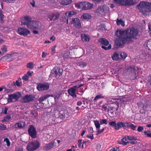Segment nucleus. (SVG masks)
<instances>
[{
    "mask_svg": "<svg viewBox=\"0 0 151 151\" xmlns=\"http://www.w3.org/2000/svg\"><path fill=\"white\" fill-rule=\"evenodd\" d=\"M138 32V30L134 27L124 31L117 30L115 34L117 37L115 44L118 48L123 47L126 43H129L133 41V39H136Z\"/></svg>",
    "mask_w": 151,
    "mask_h": 151,
    "instance_id": "obj_1",
    "label": "nucleus"
},
{
    "mask_svg": "<svg viewBox=\"0 0 151 151\" xmlns=\"http://www.w3.org/2000/svg\"><path fill=\"white\" fill-rule=\"evenodd\" d=\"M136 7L144 16L149 15L151 12V2L141 1Z\"/></svg>",
    "mask_w": 151,
    "mask_h": 151,
    "instance_id": "obj_2",
    "label": "nucleus"
},
{
    "mask_svg": "<svg viewBox=\"0 0 151 151\" xmlns=\"http://www.w3.org/2000/svg\"><path fill=\"white\" fill-rule=\"evenodd\" d=\"M83 86V84L80 82L78 83L77 84L72 87H71L68 90V93L73 98L77 97L76 92H77V90L79 88Z\"/></svg>",
    "mask_w": 151,
    "mask_h": 151,
    "instance_id": "obj_3",
    "label": "nucleus"
},
{
    "mask_svg": "<svg viewBox=\"0 0 151 151\" xmlns=\"http://www.w3.org/2000/svg\"><path fill=\"white\" fill-rule=\"evenodd\" d=\"M137 105L140 109V112L142 113L147 112L150 109V106L147 102L145 101L144 103L141 102H138Z\"/></svg>",
    "mask_w": 151,
    "mask_h": 151,
    "instance_id": "obj_4",
    "label": "nucleus"
},
{
    "mask_svg": "<svg viewBox=\"0 0 151 151\" xmlns=\"http://www.w3.org/2000/svg\"><path fill=\"white\" fill-rule=\"evenodd\" d=\"M98 41L99 43L102 45L101 47L105 50H108L111 48V44L109 45V41L105 38H100L99 40Z\"/></svg>",
    "mask_w": 151,
    "mask_h": 151,
    "instance_id": "obj_5",
    "label": "nucleus"
},
{
    "mask_svg": "<svg viewBox=\"0 0 151 151\" xmlns=\"http://www.w3.org/2000/svg\"><path fill=\"white\" fill-rule=\"evenodd\" d=\"M109 12V7L106 5L99 6L96 11V12L97 13L105 15L108 13Z\"/></svg>",
    "mask_w": 151,
    "mask_h": 151,
    "instance_id": "obj_6",
    "label": "nucleus"
},
{
    "mask_svg": "<svg viewBox=\"0 0 151 151\" xmlns=\"http://www.w3.org/2000/svg\"><path fill=\"white\" fill-rule=\"evenodd\" d=\"M40 146V143L39 141H37L36 144L32 142L28 144L26 149L28 151H33L37 149Z\"/></svg>",
    "mask_w": 151,
    "mask_h": 151,
    "instance_id": "obj_7",
    "label": "nucleus"
},
{
    "mask_svg": "<svg viewBox=\"0 0 151 151\" xmlns=\"http://www.w3.org/2000/svg\"><path fill=\"white\" fill-rule=\"evenodd\" d=\"M21 96V93L19 92L9 95L8 101L9 102H14L18 100Z\"/></svg>",
    "mask_w": 151,
    "mask_h": 151,
    "instance_id": "obj_8",
    "label": "nucleus"
},
{
    "mask_svg": "<svg viewBox=\"0 0 151 151\" xmlns=\"http://www.w3.org/2000/svg\"><path fill=\"white\" fill-rule=\"evenodd\" d=\"M54 113V116L56 118L60 119L63 120L65 118V114L64 110H55Z\"/></svg>",
    "mask_w": 151,
    "mask_h": 151,
    "instance_id": "obj_9",
    "label": "nucleus"
},
{
    "mask_svg": "<svg viewBox=\"0 0 151 151\" xmlns=\"http://www.w3.org/2000/svg\"><path fill=\"white\" fill-rule=\"evenodd\" d=\"M50 87V84L46 83H40L37 86V88L39 91H43L48 90Z\"/></svg>",
    "mask_w": 151,
    "mask_h": 151,
    "instance_id": "obj_10",
    "label": "nucleus"
},
{
    "mask_svg": "<svg viewBox=\"0 0 151 151\" xmlns=\"http://www.w3.org/2000/svg\"><path fill=\"white\" fill-rule=\"evenodd\" d=\"M28 132L32 138H35L36 137L37 133L36 129L33 125H29V127L28 129Z\"/></svg>",
    "mask_w": 151,
    "mask_h": 151,
    "instance_id": "obj_11",
    "label": "nucleus"
},
{
    "mask_svg": "<svg viewBox=\"0 0 151 151\" xmlns=\"http://www.w3.org/2000/svg\"><path fill=\"white\" fill-rule=\"evenodd\" d=\"M71 24L73 25L75 28L78 29H80L81 27L80 21L78 18H72Z\"/></svg>",
    "mask_w": 151,
    "mask_h": 151,
    "instance_id": "obj_12",
    "label": "nucleus"
},
{
    "mask_svg": "<svg viewBox=\"0 0 151 151\" xmlns=\"http://www.w3.org/2000/svg\"><path fill=\"white\" fill-rule=\"evenodd\" d=\"M60 14L57 12H51L49 13L47 15L48 18L51 21H55L57 20L59 17Z\"/></svg>",
    "mask_w": 151,
    "mask_h": 151,
    "instance_id": "obj_13",
    "label": "nucleus"
},
{
    "mask_svg": "<svg viewBox=\"0 0 151 151\" xmlns=\"http://www.w3.org/2000/svg\"><path fill=\"white\" fill-rule=\"evenodd\" d=\"M35 98L34 96L31 94H27L24 96L22 100L23 103H26L29 102L33 101Z\"/></svg>",
    "mask_w": 151,
    "mask_h": 151,
    "instance_id": "obj_14",
    "label": "nucleus"
},
{
    "mask_svg": "<svg viewBox=\"0 0 151 151\" xmlns=\"http://www.w3.org/2000/svg\"><path fill=\"white\" fill-rule=\"evenodd\" d=\"M56 143L54 141H52L50 142L44 146V149L46 151H48L55 148Z\"/></svg>",
    "mask_w": 151,
    "mask_h": 151,
    "instance_id": "obj_15",
    "label": "nucleus"
},
{
    "mask_svg": "<svg viewBox=\"0 0 151 151\" xmlns=\"http://www.w3.org/2000/svg\"><path fill=\"white\" fill-rule=\"evenodd\" d=\"M32 21L31 20V18L29 16H25L24 17V20L21 21L22 24L26 25L28 28V26L30 25Z\"/></svg>",
    "mask_w": 151,
    "mask_h": 151,
    "instance_id": "obj_16",
    "label": "nucleus"
},
{
    "mask_svg": "<svg viewBox=\"0 0 151 151\" xmlns=\"http://www.w3.org/2000/svg\"><path fill=\"white\" fill-rule=\"evenodd\" d=\"M18 33L21 35L24 36H27L30 34V31L26 28L19 27L18 28L17 31Z\"/></svg>",
    "mask_w": 151,
    "mask_h": 151,
    "instance_id": "obj_17",
    "label": "nucleus"
},
{
    "mask_svg": "<svg viewBox=\"0 0 151 151\" xmlns=\"http://www.w3.org/2000/svg\"><path fill=\"white\" fill-rule=\"evenodd\" d=\"M41 25V23L40 22L32 21L30 26H28V28L30 29L34 28L38 29L40 28Z\"/></svg>",
    "mask_w": 151,
    "mask_h": 151,
    "instance_id": "obj_18",
    "label": "nucleus"
},
{
    "mask_svg": "<svg viewBox=\"0 0 151 151\" xmlns=\"http://www.w3.org/2000/svg\"><path fill=\"white\" fill-rule=\"evenodd\" d=\"M136 71L134 67L131 66L129 67L124 70L125 73L127 74L132 76L136 74Z\"/></svg>",
    "mask_w": 151,
    "mask_h": 151,
    "instance_id": "obj_19",
    "label": "nucleus"
},
{
    "mask_svg": "<svg viewBox=\"0 0 151 151\" xmlns=\"http://www.w3.org/2000/svg\"><path fill=\"white\" fill-rule=\"evenodd\" d=\"M53 71L54 72L55 76L56 77H59L62 75L63 70L58 67H55L53 69Z\"/></svg>",
    "mask_w": 151,
    "mask_h": 151,
    "instance_id": "obj_20",
    "label": "nucleus"
},
{
    "mask_svg": "<svg viewBox=\"0 0 151 151\" xmlns=\"http://www.w3.org/2000/svg\"><path fill=\"white\" fill-rule=\"evenodd\" d=\"M93 5L88 2H83L82 9L86 10H89L92 8Z\"/></svg>",
    "mask_w": 151,
    "mask_h": 151,
    "instance_id": "obj_21",
    "label": "nucleus"
},
{
    "mask_svg": "<svg viewBox=\"0 0 151 151\" xmlns=\"http://www.w3.org/2000/svg\"><path fill=\"white\" fill-rule=\"evenodd\" d=\"M127 122H118L116 123V130H118L120 128L123 127V129H126V123Z\"/></svg>",
    "mask_w": 151,
    "mask_h": 151,
    "instance_id": "obj_22",
    "label": "nucleus"
},
{
    "mask_svg": "<svg viewBox=\"0 0 151 151\" xmlns=\"http://www.w3.org/2000/svg\"><path fill=\"white\" fill-rule=\"evenodd\" d=\"M137 3L136 0H124V5L129 6H132Z\"/></svg>",
    "mask_w": 151,
    "mask_h": 151,
    "instance_id": "obj_23",
    "label": "nucleus"
},
{
    "mask_svg": "<svg viewBox=\"0 0 151 151\" xmlns=\"http://www.w3.org/2000/svg\"><path fill=\"white\" fill-rule=\"evenodd\" d=\"M81 40L83 42H88L90 40V36L86 34H82L81 35Z\"/></svg>",
    "mask_w": 151,
    "mask_h": 151,
    "instance_id": "obj_24",
    "label": "nucleus"
},
{
    "mask_svg": "<svg viewBox=\"0 0 151 151\" xmlns=\"http://www.w3.org/2000/svg\"><path fill=\"white\" fill-rule=\"evenodd\" d=\"M111 99V101L112 103L115 104L118 107L119 106V104H120L122 102L120 99L119 98H113Z\"/></svg>",
    "mask_w": 151,
    "mask_h": 151,
    "instance_id": "obj_25",
    "label": "nucleus"
},
{
    "mask_svg": "<svg viewBox=\"0 0 151 151\" xmlns=\"http://www.w3.org/2000/svg\"><path fill=\"white\" fill-rule=\"evenodd\" d=\"M25 124V122L20 121L14 124V126L15 128H22L24 127Z\"/></svg>",
    "mask_w": 151,
    "mask_h": 151,
    "instance_id": "obj_26",
    "label": "nucleus"
},
{
    "mask_svg": "<svg viewBox=\"0 0 151 151\" xmlns=\"http://www.w3.org/2000/svg\"><path fill=\"white\" fill-rule=\"evenodd\" d=\"M111 58L114 60L117 61L119 60V52H114L111 55Z\"/></svg>",
    "mask_w": 151,
    "mask_h": 151,
    "instance_id": "obj_27",
    "label": "nucleus"
},
{
    "mask_svg": "<svg viewBox=\"0 0 151 151\" xmlns=\"http://www.w3.org/2000/svg\"><path fill=\"white\" fill-rule=\"evenodd\" d=\"M145 47L151 50V39L148 40L147 42H145L144 44Z\"/></svg>",
    "mask_w": 151,
    "mask_h": 151,
    "instance_id": "obj_28",
    "label": "nucleus"
},
{
    "mask_svg": "<svg viewBox=\"0 0 151 151\" xmlns=\"http://www.w3.org/2000/svg\"><path fill=\"white\" fill-rule=\"evenodd\" d=\"M126 128L130 127L133 130H135L136 129L137 127L134 124H132L131 122H127L126 123Z\"/></svg>",
    "mask_w": 151,
    "mask_h": 151,
    "instance_id": "obj_29",
    "label": "nucleus"
},
{
    "mask_svg": "<svg viewBox=\"0 0 151 151\" xmlns=\"http://www.w3.org/2000/svg\"><path fill=\"white\" fill-rule=\"evenodd\" d=\"M50 96V95L47 94L41 96L38 100L39 101V102L40 103H41L42 101H44L45 100H46L47 98Z\"/></svg>",
    "mask_w": 151,
    "mask_h": 151,
    "instance_id": "obj_30",
    "label": "nucleus"
},
{
    "mask_svg": "<svg viewBox=\"0 0 151 151\" xmlns=\"http://www.w3.org/2000/svg\"><path fill=\"white\" fill-rule=\"evenodd\" d=\"M60 4L63 5H67L70 4L72 2V0H60Z\"/></svg>",
    "mask_w": 151,
    "mask_h": 151,
    "instance_id": "obj_31",
    "label": "nucleus"
},
{
    "mask_svg": "<svg viewBox=\"0 0 151 151\" xmlns=\"http://www.w3.org/2000/svg\"><path fill=\"white\" fill-rule=\"evenodd\" d=\"M77 13L76 12L73 11L68 12L65 13V15L66 17H71L73 15H76Z\"/></svg>",
    "mask_w": 151,
    "mask_h": 151,
    "instance_id": "obj_32",
    "label": "nucleus"
},
{
    "mask_svg": "<svg viewBox=\"0 0 151 151\" xmlns=\"http://www.w3.org/2000/svg\"><path fill=\"white\" fill-rule=\"evenodd\" d=\"M119 60L125 59L127 56V54L123 52H119Z\"/></svg>",
    "mask_w": 151,
    "mask_h": 151,
    "instance_id": "obj_33",
    "label": "nucleus"
},
{
    "mask_svg": "<svg viewBox=\"0 0 151 151\" xmlns=\"http://www.w3.org/2000/svg\"><path fill=\"white\" fill-rule=\"evenodd\" d=\"M91 17V15L89 13H85L82 14L81 17L82 19H90Z\"/></svg>",
    "mask_w": 151,
    "mask_h": 151,
    "instance_id": "obj_34",
    "label": "nucleus"
},
{
    "mask_svg": "<svg viewBox=\"0 0 151 151\" xmlns=\"http://www.w3.org/2000/svg\"><path fill=\"white\" fill-rule=\"evenodd\" d=\"M11 116L10 115H8L6 116L3 119L1 120L2 122H9L11 119Z\"/></svg>",
    "mask_w": 151,
    "mask_h": 151,
    "instance_id": "obj_35",
    "label": "nucleus"
},
{
    "mask_svg": "<svg viewBox=\"0 0 151 151\" xmlns=\"http://www.w3.org/2000/svg\"><path fill=\"white\" fill-rule=\"evenodd\" d=\"M125 138H123L122 139L121 142H118V143L124 146L126 145L129 143V142H125Z\"/></svg>",
    "mask_w": 151,
    "mask_h": 151,
    "instance_id": "obj_36",
    "label": "nucleus"
},
{
    "mask_svg": "<svg viewBox=\"0 0 151 151\" xmlns=\"http://www.w3.org/2000/svg\"><path fill=\"white\" fill-rule=\"evenodd\" d=\"M104 98V96H103V94L99 93V94H98L96 96L94 99L93 100L95 101H96L99 99Z\"/></svg>",
    "mask_w": 151,
    "mask_h": 151,
    "instance_id": "obj_37",
    "label": "nucleus"
},
{
    "mask_svg": "<svg viewBox=\"0 0 151 151\" xmlns=\"http://www.w3.org/2000/svg\"><path fill=\"white\" fill-rule=\"evenodd\" d=\"M109 125L112 127H114L116 130V121H112L109 122L108 123Z\"/></svg>",
    "mask_w": 151,
    "mask_h": 151,
    "instance_id": "obj_38",
    "label": "nucleus"
},
{
    "mask_svg": "<svg viewBox=\"0 0 151 151\" xmlns=\"http://www.w3.org/2000/svg\"><path fill=\"white\" fill-rule=\"evenodd\" d=\"M115 3L120 5H124V0H114Z\"/></svg>",
    "mask_w": 151,
    "mask_h": 151,
    "instance_id": "obj_39",
    "label": "nucleus"
},
{
    "mask_svg": "<svg viewBox=\"0 0 151 151\" xmlns=\"http://www.w3.org/2000/svg\"><path fill=\"white\" fill-rule=\"evenodd\" d=\"M69 52L66 51H65L64 53L63 56L64 59H68L70 57Z\"/></svg>",
    "mask_w": 151,
    "mask_h": 151,
    "instance_id": "obj_40",
    "label": "nucleus"
},
{
    "mask_svg": "<svg viewBox=\"0 0 151 151\" xmlns=\"http://www.w3.org/2000/svg\"><path fill=\"white\" fill-rule=\"evenodd\" d=\"M94 122L96 129H99L100 127V126L99 121L98 120H94Z\"/></svg>",
    "mask_w": 151,
    "mask_h": 151,
    "instance_id": "obj_41",
    "label": "nucleus"
},
{
    "mask_svg": "<svg viewBox=\"0 0 151 151\" xmlns=\"http://www.w3.org/2000/svg\"><path fill=\"white\" fill-rule=\"evenodd\" d=\"M34 64L32 62L28 63L27 65V68L30 69H32L34 67Z\"/></svg>",
    "mask_w": 151,
    "mask_h": 151,
    "instance_id": "obj_42",
    "label": "nucleus"
},
{
    "mask_svg": "<svg viewBox=\"0 0 151 151\" xmlns=\"http://www.w3.org/2000/svg\"><path fill=\"white\" fill-rule=\"evenodd\" d=\"M3 11L1 10H0V20L1 21V23L3 22V19L4 18V15L3 14Z\"/></svg>",
    "mask_w": 151,
    "mask_h": 151,
    "instance_id": "obj_43",
    "label": "nucleus"
},
{
    "mask_svg": "<svg viewBox=\"0 0 151 151\" xmlns=\"http://www.w3.org/2000/svg\"><path fill=\"white\" fill-rule=\"evenodd\" d=\"M116 24L118 25L121 24L122 26H124V23L122 20H119L118 19H117L116 21Z\"/></svg>",
    "mask_w": 151,
    "mask_h": 151,
    "instance_id": "obj_44",
    "label": "nucleus"
},
{
    "mask_svg": "<svg viewBox=\"0 0 151 151\" xmlns=\"http://www.w3.org/2000/svg\"><path fill=\"white\" fill-rule=\"evenodd\" d=\"M83 4V2H81L79 3L75 4V6L77 8L80 9L82 8V9Z\"/></svg>",
    "mask_w": 151,
    "mask_h": 151,
    "instance_id": "obj_45",
    "label": "nucleus"
},
{
    "mask_svg": "<svg viewBox=\"0 0 151 151\" xmlns=\"http://www.w3.org/2000/svg\"><path fill=\"white\" fill-rule=\"evenodd\" d=\"M6 129V125L2 124H0V130H5Z\"/></svg>",
    "mask_w": 151,
    "mask_h": 151,
    "instance_id": "obj_46",
    "label": "nucleus"
},
{
    "mask_svg": "<svg viewBox=\"0 0 151 151\" xmlns=\"http://www.w3.org/2000/svg\"><path fill=\"white\" fill-rule=\"evenodd\" d=\"M56 45H55L53 47H52L51 51V54L53 55L55 53V48H56Z\"/></svg>",
    "mask_w": 151,
    "mask_h": 151,
    "instance_id": "obj_47",
    "label": "nucleus"
},
{
    "mask_svg": "<svg viewBox=\"0 0 151 151\" xmlns=\"http://www.w3.org/2000/svg\"><path fill=\"white\" fill-rule=\"evenodd\" d=\"M107 120L106 119H100V123L101 124H107Z\"/></svg>",
    "mask_w": 151,
    "mask_h": 151,
    "instance_id": "obj_48",
    "label": "nucleus"
},
{
    "mask_svg": "<svg viewBox=\"0 0 151 151\" xmlns=\"http://www.w3.org/2000/svg\"><path fill=\"white\" fill-rule=\"evenodd\" d=\"M62 20V22H66L67 24H68V19L66 18L65 16H63L62 17V19H61V20Z\"/></svg>",
    "mask_w": 151,
    "mask_h": 151,
    "instance_id": "obj_49",
    "label": "nucleus"
},
{
    "mask_svg": "<svg viewBox=\"0 0 151 151\" xmlns=\"http://www.w3.org/2000/svg\"><path fill=\"white\" fill-rule=\"evenodd\" d=\"M78 65L79 66H80L81 67L84 68L86 66L87 64L86 63H85L84 62H81L79 63H78Z\"/></svg>",
    "mask_w": 151,
    "mask_h": 151,
    "instance_id": "obj_50",
    "label": "nucleus"
},
{
    "mask_svg": "<svg viewBox=\"0 0 151 151\" xmlns=\"http://www.w3.org/2000/svg\"><path fill=\"white\" fill-rule=\"evenodd\" d=\"M88 142V141H83V142L82 145L81 146V147L82 148H83L84 147L86 148L87 147V143Z\"/></svg>",
    "mask_w": 151,
    "mask_h": 151,
    "instance_id": "obj_51",
    "label": "nucleus"
},
{
    "mask_svg": "<svg viewBox=\"0 0 151 151\" xmlns=\"http://www.w3.org/2000/svg\"><path fill=\"white\" fill-rule=\"evenodd\" d=\"M147 82L150 86H151V74L148 76Z\"/></svg>",
    "mask_w": 151,
    "mask_h": 151,
    "instance_id": "obj_52",
    "label": "nucleus"
},
{
    "mask_svg": "<svg viewBox=\"0 0 151 151\" xmlns=\"http://www.w3.org/2000/svg\"><path fill=\"white\" fill-rule=\"evenodd\" d=\"M105 129V128H103L101 130H99L96 131V135H98L99 134H100L101 133L103 132L104 131Z\"/></svg>",
    "mask_w": 151,
    "mask_h": 151,
    "instance_id": "obj_53",
    "label": "nucleus"
},
{
    "mask_svg": "<svg viewBox=\"0 0 151 151\" xmlns=\"http://www.w3.org/2000/svg\"><path fill=\"white\" fill-rule=\"evenodd\" d=\"M8 110V108L5 107L4 109H2V113L4 114H6L7 113V110Z\"/></svg>",
    "mask_w": 151,
    "mask_h": 151,
    "instance_id": "obj_54",
    "label": "nucleus"
},
{
    "mask_svg": "<svg viewBox=\"0 0 151 151\" xmlns=\"http://www.w3.org/2000/svg\"><path fill=\"white\" fill-rule=\"evenodd\" d=\"M119 147H115L110 150L109 151H119Z\"/></svg>",
    "mask_w": 151,
    "mask_h": 151,
    "instance_id": "obj_55",
    "label": "nucleus"
},
{
    "mask_svg": "<svg viewBox=\"0 0 151 151\" xmlns=\"http://www.w3.org/2000/svg\"><path fill=\"white\" fill-rule=\"evenodd\" d=\"M4 141H6L7 146H9L10 145V143L9 139L7 138H5L4 140Z\"/></svg>",
    "mask_w": 151,
    "mask_h": 151,
    "instance_id": "obj_56",
    "label": "nucleus"
},
{
    "mask_svg": "<svg viewBox=\"0 0 151 151\" xmlns=\"http://www.w3.org/2000/svg\"><path fill=\"white\" fill-rule=\"evenodd\" d=\"M127 138H128V140H133L134 139L136 140L137 139V138L134 137L133 136H127Z\"/></svg>",
    "mask_w": 151,
    "mask_h": 151,
    "instance_id": "obj_57",
    "label": "nucleus"
},
{
    "mask_svg": "<svg viewBox=\"0 0 151 151\" xmlns=\"http://www.w3.org/2000/svg\"><path fill=\"white\" fill-rule=\"evenodd\" d=\"M144 129V127L141 126H139L138 127L137 130L138 132H141Z\"/></svg>",
    "mask_w": 151,
    "mask_h": 151,
    "instance_id": "obj_58",
    "label": "nucleus"
},
{
    "mask_svg": "<svg viewBox=\"0 0 151 151\" xmlns=\"http://www.w3.org/2000/svg\"><path fill=\"white\" fill-rule=\"evenodd\" d=\"M29 78L28 76L27 75H25L24 76L22 79L24 81H26L28 80Z\"/></svg>",
    "mask_w": 151,
    "mask_h": 151,
    "instance_id": "obj_59",
    "label": "nucleus"
},
{
    "mask_svg": "<svg viewBox=\"0 0 151 151\" xmlns=\"http://www.w3.org/2000/svg\"><path fill=\"white\" fill-rule=\"evenodd\" d=\"M3 1H5L7 3H12L16 0H1Z\"/></svg>",
    "mask_w": 151,
    "mask_h": 151,
    "instance_id": "obj_60",
    "label": "nucleus"
},
{
    "mask_svg": "<svg viewBox=\"0 0 151 151\" xmlns=\"http://www.w3.org/2000/svg\"><path fill=\"white\" fill-rule=\"evenodd\" d=\"M101 148V146L99 145H96V151H100V150Z\"/></svg>",
    "mask_w": 151,
    "mask_h": 151,
    "instance_id": "obj_61",
    "label": "nucleus"
},
{
    "mask_svg": "<svg viewBox=\"0 0 151 151\" xmlns=\"http://www.w3.org/2000/svg\"><path fill=\"white\" fill-rule=\"evenodd\" d=\"M1 49L2 50V51L3 52H5L6 51L7 48L6 46L4 45L2 46V47L1 48Z\"/></svg>",
    "mask_w": 151,
    "mask_h": 151,
    "instance_id": "obj_62",
    "label": "nucleus"
},
{
    "mask_svg": "<svg viewBox=\"0 0 151 151\" xmlns=\"http://www.w3.org/2000/svg\"><path fill=\"white\" fill-rule=\"evenodd\" d=\"M144 134L147 136V137H151V133H148L147 132L145 131L144 132Z\"/></svg>",
    "mask_w": 151,
    "mask_h": 151,
    "instance_id": "obj_63",
    "label": "nucleus"
},
{
    "mask_svg": "<svg viewBox=\"0 0 151 151\" xmlns=\"http://www.w3.org/2000/svg\"><path fill=\"white\" fill-rule=\"evenodd\" d=\"M102 109L105 111L107 109V106L106 105H103L102 106Z\"/></svg>",
    "mask_w": 151,
    "mask_h": 151,
    "instance_id": "obj_64",
    "label": "nucleus"
}]
</instances>
